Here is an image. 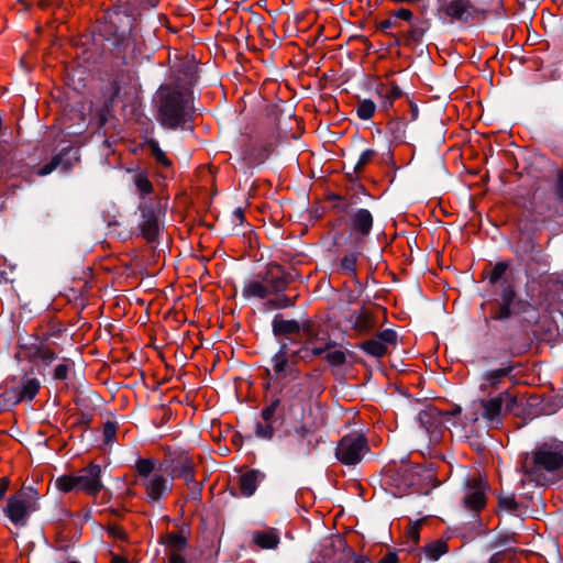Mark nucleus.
Listing matches in <instances>:
<instances>
[{
    "label": "nucleus",
    "instance_id": "f257e3e1",
    "mask_svg": "<svg viewBox=\"0 0 563 563\" xmlns=\"http://www.w3.org/2000/svg\"><path fill=\"white\" fill-rule=\"evenodd\" d=\"M158 119L162 125L170 129L183 126L189 114L190 99L184 92L164 87L158 91Z\"/></svg>",
    "mask_w": 563,
    "mask_h": 563
},
{
    "label": "nucleus",
    "instance_id": "f03ea898",
    "mask_svg": "<svg viewBox=\"0 0 563 563\" xmlns=\"http://www.w3.org/2000/svg\"><path fill=\"white\" fill-rule=\"evenodd\" d=\"M139 479L150 501L159 500L172 488V479L166 476V470L153 459H139L135 463Z\"/></svg>",
    "mask_w": 563,
    "mask_h": 563
},
{
    "label": "nucleus",
    "instance_id": "7ed1b4c3",
    "mask_svg": "<svg viewBox=\"0 0 563 563\" xmlns=\"http://www.w3.org/2000/svg\"><path fill=\"white\" fill-rule=\"evenodd\" d=\"M38 499V493L34 487L23 486L8 498L3 511L15 527H24L31 514L40 509Z\"/></svg>",
    "mask_w": 563,
    "mask_h": 563
},
{
    "label": "nucleus",
    "instance_id": "20e7f679",
    "mask_svg": "<svg viewBox=\"0 0 563 563\" xmlns=\"http://www.w3.org/2000/svg\"><path fill=\"white\" fill-rule=\"evenodd\" d=\"M313 339L307 336L301 347L292 349L288 343L283 342L278 352L272 357V367L276 377L296 376L298 371L296 365L299 360H306L310 356V345Z\"/></svg>",
    "mask_w": 563,
    "mask_h": 563
},
{
    "label": "nucleus",
    "instance_id": "39448f33",
    "mask_svg": "<svg viewBox=\"0 0 563 563\" xmlns=\"http://www.w3.org/2000/svg\"><path fill=\"white\" fill-rule=\"evenodd\" d=\"M517 404V397L509 391H503L497 397L490 399H481L473 402L476 409L472 413V420L477 421V410H482V418L489 427H498L503 422L504 411H512Z\"/></svg>",
    "mask_w": 563,
    "mask_h": 563
},
{
    "label": "nucleus",
    "instance_id": "423d86ee",
    "mask_svg": "<svg viewBox=\"0 0 563 563\" xmlns=\"http://www.w3.org/2000/svg\"><path fill=\"white\" fill-rule=\"evenodd\" d=\"M439 2V12L452 22L471 23L487 16V10L473 0H440Z\"/></svg>",
    "mask_w": 563,
    "mask_h": 563
},
{
    "label": "nucleus",
    "instance_id": "0eeeda50",
    "mask_svg": "<svg viewBox=\"0 0 563 563\" xmlns=\"http://www.w3.org/2000/svg\"><path fill=\"white\" fill-rule=\"evenodd\" d=\"M367 451L366 438L360 433H351L339 441L335 456L344 465H355L362 461Z\"/></svg>",
    "mask_w": 563,
    "mask_h": 563
},
{
    "label": "nucleus",
    "instance_id": "6e6552de",
    "mask_svg": "<svg viewBox=\"0 0 563 563\" xmlns=\"http://www.w3.org/2000/svg\"><path fill=\"white\" fill-rule=\"evenodd\" d=\"M307 336L313 339V344L310 345V356H319L325 353L327 361L333 366H340L345 362V353L342 350L334 349L335 343L328 338L325 332L313 333L311 329H307Z\"/></svg>",
    "mask_w": 563,
    "mask_h": 563
},
{
    "label": "nucleus",
    "instance_id": "1a4fd4ad",
    "mask_svg": "<svg viewBox=\"0 0 563 563\" xmlns=\"http://www.w3.org/2000/svg\"><path fill=\"white\" fill-rule=\"evenodd\" d=\"M534 464L549 472L563 468V442L543 443L534 452Z\"/></svg>",
    "mask_w": 563,
    "mask_h": 563
},
{
    "label": "nucleus",
    "instance_id": "9d476101",
    "mask_svg": "<svg viewBox=\"0 0 563 563\" xmlns=\"http://www.w3.org/2000/svg\"><path fill=\"white\" fill-rule=\"evenodd\" d=\"M397 343V333L391 329L378 332L374 338L364 341L361 349L368 355L375 357L384 356L390 346Z\"/></svg>",
    "mask_w": 563,
    "mask_h": 563
},
{
    "label": "nucleus",
    "instance_id": "9b49d317",
    "mask_svg": "<svg viewBox=\"0 0 563 563\" xmlns=\"http://www.w3.org/2000/svg\"><path fill=\"white\" fill-rule=\"evenodd\" d=\"M76 476L77 492H85L89 495H97L101 488V467L90 464Z\"/></svg>",
    "mask_w": 563,
    "mask_h": 563
},
{
    "label": "nucleus",
    "instance_id": "f8f14e48",
    "mask_svg": "<svg viewBox=\"0 0 563 563\" xmlns=\"http://www.w3.org/2000/svg\"><path fill=\"white\" fill-rule=\"evenodd\" d=\"M142 211V220L140 222V229L142 235L148 241L153 242L161 230V216L162 209H154L152 207H147L146 203L141 206Z\"/></svg>",
    "mask_w": 563,
    "mask_h": 563
},
{
    "label": "nucleus",
    "instance_id": "ddd939ff",
    "mask_svg": "<svg viewBox=\"0 0 563 563\" xmlns=\"http://www.w3.org/2000/svg\"><path fill=\"white\" fill-rule=\"evenodd\" d=\"M486 504L485 486L479 481L468 482L463 497V505L466 509L478 511Z\"/></svg>",
    "mask_w": 563,
    "mask_h": 563
},
{
    "label": "nucleus",
    "instance_id": "4468645a",
    "mask_svg": "<svg viewBox=\"0 0 563 563\" xmlns=\"http://www.w3.org/2000/svg\"><path fill=\"white\" fill-rule=\"evenodd\" d=\"M310 435L311 430L302 424L295 429L294 433L289 435L288 445L289 450L299 454H307L310 450Z\"/></svg>",
    "mask_w": 563,
    "mask_h": 563
},
{
    "label": "nucleus",
    "instance_id": "2eb2a0df",
    "mask_svg": "<svg viewBox=\"0 0 563 563\" xmlns=\"http://www.w3.org/2000/svg\"><path fill=\"white\" fill-rule=\"evenodd\" d=\"M346 321L353 330L361 334L368 333L375 328L372 313L365 309L351 312Z\"/></svg>",
    "mask_w": 563,
    "mask_h": 563
},
{
    "label": "nucleus",
    "instance_id": "dca6fc26",
    "mask_svg": "<svg viewBox=\"0 0 563 563\" xmlns=\"http://www.w3.org/2000/svg\"><path fill=\"white\" fill-rule=\"evenodd\" d=\"M107 24L104 32L111 33L113 36L122 37L126 29L131 25V19L129 15H122L120 11L107 12L106 15Z\"/></svg>",
    "mask_w": 563,
    "mask_h": 563
},
{
    "label": "nucleus",
    "instance_id": "f3484780",
    "mask_svg": "<svg viewBox=\"0 0 563 563\" xmlns=\"http://www.w3.org/2000/svg\"><path fill=\"white\" fill-rule=\"evenodd\" d=\"M373 227V217L366 209H358L351 216V229L353 233L366 236Z\"/></svg>",
    "mask_w": 563,
    "mask_h": 563
},
{
    "label": "nucleus",
    "instance_id": "a211bd4d",
    "mask_svg": "<svg viewBox=\"0 0 563 563\" xmlns=\"http://www.w3.org/2000/svg\"><path fill=\"white\" fill-rule=\"evenodd\" d=\"M511 372L510 366H505L496 369L486 371L481 378L479 389L483 393L488 391L492 388H497L505 377Z\"/></svg>",
    "mask_w": 563,
    "mask_h": 563
},
{
    "label": "nucleus",
    "instance_id": "6ab92c4d",
    "mask_svg": "<svg viewBox=\"0 0 563 563\" xmlns=\"http://www.w3.org/2000/svg\"><path fill=\"white\" fill-rule=\"evenodd\" d=\"M307 329L311 328L308 325L301 327L300 323L296 320L283 319L279 314H277L273 320V331L276 335H290L299 333L302 330L303 335L307 339Z\"/></svg>",
    "mask_w": 563,
    "mask_h": 563
},
{
    "label": "nucleus",
    "instance_id": "aec40b11",
    "mask_svg": "<svg viewBox=\"0 0 563 563\" xmlns=\"http://www.w3.org/2000/svg\"><path fill=\"white\" fill-rule=\"evenodd\" d=\"M170 476L183 478L187 485H197L194 481V462L188 456H181L172 468Z\"/></svg>",
    "mask_w": 563,
    "mask_h": 563
},
{
    "label": "nucleus",
    "instance_id": "412c9836",
    "mask_svg": "<svg viewBox=\"0 0 563 563\" xmlns=\"http://www.w3.org/2000/svg\"><path fill=\"white\" fill-rule=\"evenodd\" d=\"M264 474L260 471L252 470L240 477V487L244 496H252L257 485L263 481Z\"/></svg>",
    "mask_w": 563,
    "mask_h": 563
},
{
    "label": "nucleus",
    "instance_id": "4be33fe9",
    "mask_svg": "<svg viewBox=\"0 0 563 563\" xmlns=\"http://www.w3.org/2000/svg\"><path fill=\"white\" fill-rule=\"evenodd\" d=\"M252 539L262 549H274L279 543V537L274 529L256 531Z\"/></svg>",
    "mask_w": 563,
    "mask_h": 563
},
{
    "label": "nucleus",
    "instance_id": "5701e85b",
    "mask_svg": "<svg viewBox=\"0 0 563 563\" xmlns=\"http://www.w3.org/2000/svg\"><path fill=\"white\" fill-rule=\"evenodd\" d=\"M358 255L360 254L356 252H351V253L345 254L340 261L339 272L341 274H345V275L355 277Z\"/></svg>",
    "mask_w": 563,
    "mask_h": 563
},
{
    "label": "nucleus",
    "instance_id": "b1692460",
    "mask_svg": "<svg viewBox=\"0 0 563 563\" xmlns=\"http://www.w3.org/2000/svg\"><path fill=\"white\" fill-rule=\"evenodd\" d=\"M245 298H265L268 295V289L262 283L252 280L245 284L242 290Z\"/></svg>",
    "mask_w": 563,
    "mask_h": 563
},
{
    "label": "nucleus",
    "instance_id": "393cba45",
    "mask_svg": "<svg viewBox=\"0 0 563 563\" xmlns=\"http://www.w3.org/2000/svg\"><path fill=\"white\" fill-rule=\"evenodd\" d=\"M377 95L383 99V107L388 108L393 101L401 96V90L396 85H384Z\"/></svg>",
    "mask_w": 563,
    "mask_h": 563
},
{
    "label": "nucleus",
    "instance_id": "a878e982",
    "mask_svg": "<svg viewBox=\"0 0 563 563\" xmlns=\"http://www.w3.org/2000/svg\"><path fill=\"white\" fill-rule=\"evenodd\" d=\"M376 104L371 99H362L357 102L355 111L361 120H369L374 115Z\"/></svg>",
    "mask_w": 563,
    "mask_h": 563
},
{
    "label": "nucleus",
    "instance_id": "bb28decb",
    "mask_svg": "<svg viewBox=\"0 0 563 563\" xmlns=\"http://www.w3.org/2000/svg\"><path fill=\"white\" fill-rule=\"evenodd\" d=\"M448 547L442 541H435L433 543L428 544L424 548V554L430 561H437L441 555L446 553Z\"/></svg>",
    "mask_w": 563,
    "mask_h": 563
},
{
    "label": "nucleus",
    "instance_id": "cd10ccee",
    "mask_svg": "<svg viewBox=\"0 0 563 563\" xmlns=\"http://www.w3.org/2000/svg\"><path fill=\"white\" fill-rule=\"evenodd\" d=\"M55 487L62 493L77 492V482L75 475H62L55 479Z\"/></svg>",
    "mask_w": 563,
    "mask_h": 563
},
{
    "label": "nucleus",
    "instance_id": "c85d7f7f",
    "mask_svg": "<svg viewBox=\"0 0 563 563\" xmlns=\"http://www.w3.org/2000/svg\"><path fill=\"white\" fill-rule=\"evenodd\" d=\"M38 388H40V383L37 379H35V378L27 379L20 390L19 400L33 399L34 396L37 394Z\"/></svg>",
    "mask_w": 563,
    "mask_h": 563
},
{
    "label": "nucleus",
    "instance_id": "c756f323",
    "mask_svg": "<svg viewBox=\"0 0 563 563\" xmlns=\"http://www.w3.org/2000/svg\"><path fill=\"white\" fill-rule=\"evenodd\" d=\"M133 183L140 192V195L145 196L152 192L153 185L148 180L147 176L143 173H137L133 176Z\"/></svg>",
    "mask_w": 563,
    "mask_h": 563
},
{
    "label": "nucleus",
    "instance_id": "7c9ffc66",
    "mask_svg": "<svg viewBox=\"0 0 563 563\" xmlns=\"http://www.w3.org/2000/svg\"><path fill=\"white\" fill-rule=\"evenodd\" d=\"M269 148H263L258 154L249 153V146L244 150L243 154L245 155L243 159L249 165H257L262 164L269 155Z\"/></svg>",
    "mask_w": 563,
    "mask_h": 563
},
{
    "label": "nucleus",
    "instance_id": "2f4dec72",
    "mask_svg": "<svg viewBox=\"0 0 563 563\" xmlns=\"http://www.w3.org/2000/svg\"><path fill=\"white\" fill-rule=\"evenodd\" d=\"M148 147L151 150L152 155L155 157L156 162L164 165L170 166V161L167 158L164 151L159 147L158 143L154 140L148 142Z\"/></svg>",
    "mask_w": 563,
    "mask_h": 563
},
{
    "label": "nucleus",
    "instance_id": "473e14b6",
    "mask_svg": "<svg viewBox=\"0 0 563 563\" xmlns=\"http://www.w3.org/2000/svg\"><path fill=\"white\" fill-rule=\"evenodd\" d=\"M275 433V429L271 422L256 423L255 435L263 440H272Z\"/></svg>",
    "mask_w": 563,
    "mask_h": 563
},
{
    "label": "nucleus",
    "instance_id": "72a5a7b5",
    "mask_svg": "<svg viewBox=\"0 0 563 563\" xmlns=\"http://www.w3.org/2000/svg\"><path fill=\"white\" fill-rule=\"evenodd\" d=\"M375 154L376 153H375L374 150H366V151H364L360 155V157H358V159H357V162H356V164L354 166V170L357 172V173L361 172L373 159Z\"/></svg>",
    "mask_w": 563,
    "mask_h": 563
},
{
    "label": "nucleus",
    "instance_id": "f704fd0d",
    "mask_svg": "<svg viewBox=\"0 0 563 563\" xmlns=\"http://www.w3.org/2000/svg\"><path fill=\"white\" fill-rule=\"evenodd\" d=\"M117 426L113 422H107L103 426L102 435L104 444H112L115 440Z\"/></svg>",
    "mask_w": 563,
    "mask_h": 563
},
{
    "label": "nucleus",
    "instance_id": "c9c22d12",
    "mask_svg": "<svg viewBox=\"0 0 563 563\" xmlns=\"http://www.w3.org/2000/svg\"><path fill=\"white\" fill-rule=\"evenodd\" d=\"M499 506L508 512H515L518 509V504L514 496H504L499 498Z\"/></svg>",
    "mask_w": 563,
    "mask_h": 563
},
{
    "label": "nucleus",
    "instance_id": "e433bc0d",
    "mask_svg": "<svg viewBox=\"0 0 563 563\" xmlns=\"http://www.w3.org/2000/svg\"><path fill=\"white\" fill-rule=\"evenodd\" d=\"M506 271H507L506 263H497L490 273L489 282L492 284L497 283L503 277V275L506 273Z\"/></svg>",
    "mask_w": 563,
    "mask_h": 563
},
{
    "label": "nucleus",
    "instance_id": "4c0bfd02",
    "mask_svg": "<svg viewBox=\"0 0 563 563\" xmlns=\"http://www.w3.org/2000/svg\"><path fill=\"white\" fill-rule=\"evenodd\" d=\"M279 406V400L278 399H275L274 401H272L268 406H266L265 408H263L262 412H261V416L263 418V420L265 422H271L272 418L274 417L275 415V411L277 409V407Z\"/></svg>",
    "mask_w": 563,
    "mask_h": 563
},
{
    "label": "nucleus",
    "instance_id": "58836bf2",
    "mask_svg": "<svg viewBox=\"0 0 563 563\" xmlns=\"http://www.w3.org/2000/svg\"><path fill=\"white\" fill-rule=\"evenodd\" d=\"M60 161L62 158L59 155L54 156L48 164H45L40 168L38 175L45 176L51 174L53 170L57 168V166L60 164Z\"/></svg>",
    "mask_w": 563,
    "mask_h": 563
},
{
    "label": "nucleus",
    "instance_id": "ea45409f",
    "mask_svg": "<svg viewBox=\"0 0 563 563\" xmlns=\"http://www.w3.org/2000/svg\"><path fill=\"white\" fill-rule=\"evenodd\" d=\"M510 303L501 302L499 309L493 316L495 320H505L511 316Z\"/></svg>",
    "mask_w": 563,
    "mask_h": 563
},
{
    "label": "nucleus",
    "instance_id": "a19ab883",
    "mask_svg": "<svg viewBox=\"0 0 563 563\" xmlns=\"http://www.w3.org/2000/svg\"><path fill=\"white\" fill-rule=\"evenodd\" d=\"M68 371H69L68 363L58 364L54 371V378L59 379V380L66 379L67 375H68Z\"/></svg>",
    "mask_w": 563,
    "mask_h": 563
},
{
    "label": "nucleus",
    "instance_id": "79ce46f5",
    "mask_svg": "<svg viewBox=\"0 0 563 563\" xmlns=\"http://www.w3.org/2000/svg\"><path fill=\"white\" fill-rule=\"evenodd\" d=\"M36 357L42 360L44 363L49 364L55 358V354L49 349L41 347L37 350Z\"/></svg>",
    "mask_w": 563,
    "mask_h": 563
},
{
    "label": "nucleus",
    "instance_id": "37998d69",
    "mask_svg": "<svg viewBox=\"0 0 563 563\" xmlns=\"http://www.w3.org/2000/svg\"><path fill=\"white\" fill-rule=\"evenodd\" d=\"M514 299H515V291H514V289L510 286L506 287L503 290V292H501V302H506V303H510L511 305Z\"/></svg>",
    "mask_w": 563,
    "mask_h": 563
},
{
    "label": "nucleus",
    "instance_id": "c03bdc74",
    "mask_svg": "<svg viewBox=\"0 0 563 563\" xmlns=\"http://www.w3.org/2000/svg\"><path fill=\"white\" fill-rule=\"evenodd\" d=\"M394 16L405 21H410L412 19V12L409 9L401 8L395 11Z\"/></svg>",
    "mask_w": 563,
    "mask_h": 563
},
{
    "label": "nucleus",
    "instance_id": "a18cd8bd",
    "mask_svg": "<svg viewBox=\"0 0 563 563\" xmlns=\"http://www.w3.org/2000/svg\"><path fill=\"white\" fill-rule=\"evenodd\" d=\"M169 542L176 550L183 549L186 544V540L183 537L175 534L169 537Z\"/></svg>",
    "mask_w": 563,
    "mask_h": 563
},
{
    "label": "nucleus",
    "instance_id": "49530a36",
    "mask_svg": "<svg viewBox=\"0 0 563 563\" xmlns=\"http://www.w3.org/2000/svg\"><path fill=\"white\" fill-rule=\"evenodd\" d=\"M168 563H186V560L179 552L172 551L168 556Z\"/></svg>",
    "mask_w": 563,
    "mask_h": 563
},
{
    "label": "nucleus",
    "instance_id": "de8ad7c7",
    "mask_svg": "<svg viewBox=\"0 0 563 563\" xmlns=\"http://www.w3.org/2000/svg\"><path fill=\"white\" fill-rule=\"evenodd\" d=\"M395 25H396V21L395 20L386 19V20L380 22L379 29L383 30V31H387V30H389L390 27H393Z\"/></svg>",
    "mask_w": 563,
    "mask_h": 563
},
{
    "label": "nucleus",
    "instance_id": "09e8293b",
    "mask_svg": "<svg viewBox=\"0 0 563 563\" xmlns=\"http://www.w3.org/2000/svg\"><path fill=\"white\" fill-rule=\"evenodd\" d=\"M9 482L7 478H2L0 482V500L4 497L8 489Z\"/></svg>",
    "mask_w": 563,
    "mask_h": 563
},
{
    "label": "nucleus",
    "instance_id": "8fccbe9b",
    "mask_svg": "<svg viewBox=\"0 0 563 563\" xmlns=\"http://www.w3.org/2000/svg\"><path fill=\"white\" fill-rule=\"evenodd\" d=\"M379 563H397V556L393 553L385 555Z\"/></svg>",
    "mask_w": 563,
    "mask_h": 563
},
{
    "label": "nucleus",
    "instance_id": "3c124183",
    "mask_svg": "<svg viewBox=\"0 0 563 563\" xmlns=\"http://www.w3.org/2000/svg\"><path fill=\"white\" fill-rule=\"evenodd\" d=\"M285 285H286V283L284 279H276L273 284V289L275 291H280L285 288Z\"/></svg>",
    "mask_w": 563,
    "mask_h": 563
},
{
    "label": "nucleus",
    "instance_id": "603ef678",
    "mask_svg": "<svg viewBox=\"0 0 563 563\" xmlns=\"http://www.w3.org/2000/svg\"><path fill=\"white\" fill-rule=\"evenodd\" d=\"M109 532L115 537V538H120V539H123L124 538V532L118 528V527H113L109 530Z\"/></svg>",
    "mask_w": 563,
    "mask_h": 563
},
{
    "label": "nucleus",
    "instance_id": "864d4df0",
    "mask_svg": "<svg viewBox=\"0 0 563 563\" xmlns=\"http://www.w3.org/2000/svg\"><path fill=\"white\" fill-rule=\"evenodd\" d=\"M409 537L412 539L413 542H417L419 539V531L416 526L411 527L409 530Z\"/></svg>",
    "mask_w": 563,
    "mask_h": 563
},
{
    "label": "nucleus",
    "instance_id": "5fc2aeb1",
    "mask_svg": "<svg viewBox=\"0 0 563 563\" xmlns=\"http://www.w3.org/2000/svg\"><path fill=\"white\" fill-rule=\"evenodd\" d=\"M291 301L287 299L286 297H283L278 299V303L276 305L277 308H285L291 306Z\"/></svg>",
    "mask_w": 563,
    "mask_h": 563
},
{
    "label": "nucleus",
    "instance_id": "6e6d98bb",
    "mask_svg": "<svg viewBox=\"0 0 563 563\" xmlns=\"http://www.w3.org/2000/svg\"><path fill=\"white\" fill-rule=\"evenodd\" d=\"M111 563H128V561L119 555H114L111 560Z\"/></svg>",
    "mask_w": 563,
    "mask_h": 563
},
{
    "label": "nucleus",
    "instance_id": "4d7b16f0",
    "mask_svg": "<svg viewBox=\"0 0 563 563\" xmlns=\"http://www.w3.org/2000/svg\"><path fill=\"white\" fill-rule=\"evenodd\" d=\"M234 217H235L238 220H240V221H242V220H243V211H242V209H241V208H238V209L234 211Z\"/></svg>",
    "mask_w": 563,
    "mask_h": 563
},
{
    "label": "nucleus",
    "instance_id": "13d9d810",
    "mask_svg": "<svg viewBox=\"0 0 563 563\" xmlns=\"http://www.w3.org/2000/svg\"><path fill=\"white\" fill-rule=\"evenodd\" d=\"M68 563H79V562H77V561H70V562H68Z\"/></svg>",
    "mask_w": 563,
    "mask_h": 563
}]
</instances>
